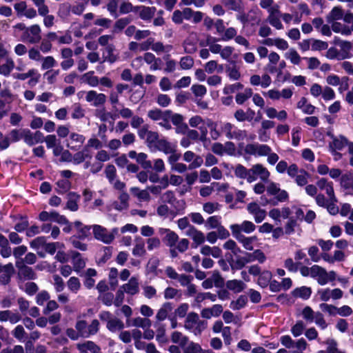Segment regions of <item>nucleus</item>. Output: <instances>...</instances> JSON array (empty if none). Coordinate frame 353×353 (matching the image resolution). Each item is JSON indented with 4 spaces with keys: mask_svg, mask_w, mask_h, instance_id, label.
<instances>
[{
    "mask_svg": "<svg viewBox=\"0 0 353 353\" xmlns=\"http://www.w3.org/2000/svg\"><path fill=\"white\" fill-rule=\"evenodd\" d=\"M3 274L0 275V284L3 285H8L10 283L11 278L15 272L12 263H8L3 266Z\"/></svg>",
    "mask_w": 353,
    "mask_h": 353,
    "instance_id": "39448f33",
    "label": "nucleus"
},
{
    "mask_svg": "<svg viewBox=\"0 0 353 353\" xmlns=\"http://www.w3.org/2000/svg\"><path fill=\"white\" fill-rule=\"evenodd\" d=\"M160 232L161 234H163L164 232L167 233L163 239V241L166 244V245L170 248L175 245L179 239V236L176 233L169 229H161Z\"/></svg>",
    "mask_w": 353,
    "mask_h": 353,
    "instance_id": "9b49d317",
    "label": "nucleus"
},
{
    "mask_svg": "<svg viewBox=\"0 0 353 353\" xmlns=\"http://www.w3.org/2000/svg\"><path fill=\"white\" fill-rule=\"evenodd\" d=\"M133 326L141 327L143 329L149 328L151 325V321L148 318L136 317L132 321Z\"/></svg>",
    "mask_w": 353,
    "mask_h": 353,
    "instance_id": "f704fd0d",
    "label": "nucleus"
},
{
    "mask_svg": "<svg viewBox=\"0 0 353 353\" xmlns=\"http://www.w3.org/2000/svg\"><path fill=\"white\" fill-rule=\"evenodd\" d=\"M119 199L121 201V204H119L117 201L114 203V208L119 211H121L123 209H127L128 208V200L129 195L125 192H122L119 195Z\"/></svg>",
    "mask_w": 353,
    "mask_h": 353,
    "instance_id": "c85d7f7f",
    "label": "nucleus"
},
{
    "mask_svg": "<svg viewBox=\"0 0 353 353\" xmlns=\"http://www.w3.org/2000/svg\"><path fill=\"white\" fill-rule=\"evenodd\" d=\"M70 12H72L70 3L65 2L59 5L57 14L62 20H65L70 15Z\"/></svg>",
    "mask_w": 353,
    "mask_h": 353,
    "instance_id": "5701e85b",
    "label": "nucleus"
},
{
    "mask_svg": "<svg viewBox=\"0 0 353 353\" xmlns=\"http://www.w3.org/2000/svg\"><path fill=\"white\" fill-rule=\"evenodd\" d=\"M105 174L109 181L112 183L117 176V170L114 165L112 164L107 165L105 169Z\"/></svg>",
    "mask_w": 353,
    "mask_h": 353,
    "instance_id": "09e8293b",
    "label": "nucleus"
},
{
    "mask_svg": "<svg viewBox=\"0 0 353 353\" xmlns=\"http://www.w3.org/2000/svg\"><path fill=\"white\" fill-rule=\"evenodd\" d=\"M94 71H89L85 73L81 79L83 82L88 83L89 85L96 87L98 85L99 81L98 77L94 76Z\"/></svg>",
    "mask_w": 353,
    "mask_h": 353,
    "instance_id": "4be33fe9",
    "label": "nucleus"
},
{
    "mask_svg": "<svg viewBox=\"0 0 353 353\" xmlns=\"http://www.w3.org/2000/svg\"><path fill=\"white\" fill-rule=\"evenodd\" d=\"M199 321V315L196 312H190L186 318L185 328L187 330H190L192 327V324H195Z\"/></svg>",
    "mask_w": 353,
    "mask_h": 353,
    "instance_id": "79ce46f5",
    "label": "nucleus"
},
{
    "mask_svg": "<svg viewBox=\"0 0 353 353\" xmlns=\"http://www.w3.org/2000/svg\"><path fill=\"white\" fill-rule=\"evenodd\" d=\"M243 88V85L241 83H236L232 85H227L223 88V93L228 94L230 93H234L236 90H241Z\"/></svg>",
    "mask_w": 353,
    "mask_h": 353,
    "instance_id": "e2e57ef3",
    "label": "nucleus"
},
{
    "mask_svg": "<svg viewBox=\"0 0 353 353\" xmlns=\"http://www.w3.org/2000/svg\"><path fill=\"white\" fill-rule=\"evenodd\" d=\"M93 234L96 239L106 244L112 243L114 239L113 234H108L106 228L99 225H93Z\"/></svg>",
    "mask_w": 353,
    "mask_h": 353,
    "instance_id": "f03ea898",
    "label": "nucleus"
},
{
    "mask_svg": "<svg viewBox=\"0 0 353 353\" xmlns=\"http://www.w3.org/2000/svg\"><path fill=\"white\" fill-rule=\"evenodd\" d=\"M188 234L191 236L192 240L196 243L195 248L205 241V236L203 233L192 225L190 228Z\"/></svg>",
    "mask_w": 353,
    "mask_h": 353,
    "instance_id": "2eb2a0df",
    "label": "nucleus"
},
{
    "mask_svg": "<svg viewBox=\"0 0 353 353\" xmlns=\"http://www.w3.org/2000/svg\"><path fill=\"white\" fill-rule=\"evenodd\" d=\"M183 353H203V349L199 343L191 341Z\"/></svg>",
    "mask_w": 353,
    "mask_h": 353,
    "instance_id": "6e6d98bb",
    "label": "nucleus"
},
{
    "mask_svg": "<svg viewBox=\"0 0 353 353\" xmlns=\"http://www.w3.org/2000/svg\"><path fill=\"white\" fill-rule=\"evenodd\" d=\"M251 172L252 171L250 169L248 170L241 164H237L234 170V174L236 177L243 179H246L249 183H251L256 179L255 176H252Z\"/></svg>",
    "mask_w": 353,
    "mask_h": 353,
    "instance_id": "20e7f679",
    "label": "nucleus"
},
{
    "mask_svg": "<svg viewBox=\"0 0 353 353\" xmlns=\"http://www.w3.org/2000/svg\"><path fill=\"white\" fill-rule=\"evenodd\" d=\"M160 261L159 259L156 256L151 257L145 268V272L146 274H152L153 277H156L159 276V273L162 272V270L160 269H158V267L159 265Z\"/></svg>",
    "mask_w": 353,
    "mask_h": 353,
    "instance_id": "0eeeda50",
    "label": "nucleus"
},
{
    "mask_svg": "<svg viewBox=\"0 0 353 353\" xmlns=\"http://www.w3.org/2000/svg\"><path fill=\"white\" fill-rule=\"evenodd\" d=\"M159 139H160L158 132L150 131L148 132L145 142L148 147L152 148L155 147V144L158 143Z\"/></svg>",
    "mask_w": 353,
    "mask_h": 353,
    "instance_id": "a19ab883",
    "label": "nucleus"
},
{
    "mask_svg": "<svg viewBox=\"0 0 353 353\" xmlns=\"http://www.w3.org/2000/svg\"><path fill=\"white\" fill-rule=\"evenodd\" d=\"M144 61L148 64H151L152 63L154 62V63L152 65V69L153 70H157L159 69L157 61H161L160 59H156L155 56L151 53V52H145L143 56Z\"/></svg>",
    "mask_w": 353,
    "mask_h": 353,
    "instance_id": "c03bdc74",
    "label": "nucleus"
},
{
    "mask_svg": "<svg viewBox=\"0 0 353 353\" xmlns=\"http://www.w3.org/2000/svg\"><path fill=\"white\" fill-rule=\"evenodd\" d=\"M227 289L239 293L244 290L246 285L241 280L233 279L229 280L225 283Z\"/></svg>",
    "mask_w": 353,
    "mask_h": 353,
    "instance_id": "4468645a",
    "label": "nucleus"
},
{
    "mask_svg": "<svg viewBox=\"0 0 353 353\" xmlns=\"http://www.w3.org/2000/svg\"><path fill=\"white\" fill-rule=\"evenodd\" d=\"M313 42L311 46V50L313 51H321L326 50L328 48V43L326 41H323L319 39H313Z\"/></svg>",
    "mask_w": 353,
    "mask_h": 353,
    "instance_id": "49530a36",
    "label": "nucleus"
},
{
    "mask_svg": "<svg viewBox=\"0 0 353 353\" xmlns=\"http://www.w3.org/2000/svg\"><path fill=\"white\" fill-rule=\"evenodd\" d=\"M182 45L187 54H194L197 50L196 43L190 39H185Z\"/></svg>",
    "mask_w": 353,
    "mask_h": 353,
    "instance_id": "e433bc0d",
    "label": "nucleus"
},
{
    "mask_svg": "<svg viewBox=\"0 0 353 353\" xmlns=\"http://www.w3.org/2000/svg\"><path fill=\"white\" fill-rule=\"evenodd\" d=\"M14 219H18L21 222L17 223L14 229L17 232H23L25 230H27L28 228L29 227V221H28V217L27 215H22V214H18L17 216H13Z\"/></svg>",
    "mask_w": 353,
    "mask_h": 353,
    "instance_id": "f3484780",
    "label": "nucleus"
},
{
    "mask_svg": "<svg viewBox=\"0 0 353 353\" xmlns=\"http://www.w3.org/2000/svg\"><path fill=\"white\" fill-rule=\"evenodd\" d=\"M157 103L161 107H167L171 103V99L168 94H159L157 99Z\"/></svg>",
    "mask_w": 353,
    "mask_h": 353,
    "instance_id": "69168bd1",
    "label": "nucleus"
},
{
    "mask_svg": "<svg viewBox=\"0 0 353 353\" xmlns=\"http://www.w3.org/2000/svg\"><path fill=\"white\" fill-rule=\"evenodd\" d=\"M121 288L126 293L134 295L139 292V283L134 277H132L129 282L123 285Z\"/></svg>",
    "mask_w": 353,
    "mask_h": 353,
    "instance_id": "ddd939ff",
    "label": "nucleus"
},
{
    "mask_svg": "<svg viewBox=\"0 0 353 353\" xmlns=\"http://www.w3.org/2000/svg\"><path fill=\"white\" fill-rule=\"evenodd\" d=\"M16 267L19 270L18 276L20 279L34 280L37 278L33 269L25 265L22 259L16 262Z\"/></svg>",
    "mask_w": 353,
    "mask_h": 353,
    "instance_id": "f257e3e1",
    "label": "nucleus"
},
{
    "mask_svg": "<svg viewBox=\"0 0 353 353\" xmlns=\"http://www.w3.org/2000/svg\"><path fill=\"white\" fill-rule=\"evenodd\" d=\"M341 184L344 189L353 190V172L343 174L341 177Z\"/></svg>",
    "mask_w": 353,
    "mask_h": 353,
    "instance_id": "393cba45",
    "label": "nucleus"
},
{
    "mask_svg": "<svg viewBox=\"0 0 353 353\" xmlns=\"http://www.w3.org/2000/svg\"><path fill=\"white\" fill-rule=\"evenodd\" d=\"M90 229L91 227L88 225H83L81 228H79V234L77 236H73L71 237V239L76 238L81 240H84L85 239L88 238L90 235Z\"/></svg>",
    "mask_w": 353,
    "mask_h": 353,
    "instance_id": "3c124183",
    "label": "nucleus"
},
{
    "mask_svg": "<svg viewBox=\"0 0 353 353\" xmlns=\"http://www.w3.org/2000/svg\"><path fill=\"white\" fill-rule=\"evenodd\" d=\"M296 225V219L294 217H290L288 223L285 225V233L286 234H293L295 231L294 228Z\"/></svg>",
    "mask_w": 353,
    "mask_h": 353,
    "instance_id": "13d9d810",
    "label": "nucleus"
},
{
    "mask_svg": "<svg viewBox=\"0 0 353 353\" xmlns=\"http://www.w3.org/2000/svg\"><path fill=\"white\" fill-rule=\"evenodd\" d=\"M301 263H294L292 258H288L284 261V267L291 272H296L298 271V265H300Z\"/></svg>",
    "mask_w": 353,
    "mask_h": 353,
    "instance_id": "4d7b16f0",
    "label": "nucleus"
},
{
    "mask_svg": "<svg viewBox=\"0 0 353 353\" xmlns=\"http://www.w3.org/2000/svg\"><path fill=\"white\" fill-rule=\"evenodd\" d=\"M14 67V63L12 59H7L6 63L0 65V74L5 77L10 75Z\"/></svg>",
    "mask_w": 353,
    "mask_h": 353,
    "instance_id": "c9c22d12",
    "label": "nucleus"
},
{
    "mask_svg": "<svg viewBox=\"0 0 353 353\" xmlns=\"http://www.w3.org/2000/svg\"><path fill=\"white\" fill-rule=\"evenodd\" d=\"M291 294L294 298H301L303 300H307L311 296L312 289L310 287L301 286L294 289L291 292Z\"/></svg>",
    "mask_w": 353,
    "mask_h": 353,
    "instance_id": "9d476101",
    "label": "nucleus"
},
{
    "mask_svg": "<svg viewBox=\"0 0 353 353\" xmlns=\"http://www.w3.org/2000/svg\"><path fill=\"white\" fill-rule=\"evenodd\" d=\"M113 248L112 246L103 247L104 254L97 261V264L105 263L112 256Z\"/></svg>",
    "mask_w": 353,
    "mask_h": 353,
    "instance_id": "603ef678",
    "label": "nucleus"
},
{
    "mask_svg": "<svg viewBox=\"0 0 353 353\" xmlns=\"http://www.w3.org/2000/svg\"><path fill=\"white\" fill-rule=\"evenodd\" d=\"M157 150L163 152L165 154L174 152L175 150L171 148L170 142L165 139H161L154 147Z\"/></svg>",
    "mask_w": 353,
    "mask_h": 353,
    "instance_id": "a878e982",
    "label": "nucleus"
},
{
    "mask_svg": "<svg viewBox=\"0 0 353 353\" xmlns=\"http://www.w3.org/2000/svg\"><path fill=\"white\" fill-rule=\"evenodd\" d=\"M322 97L325 101L332 100L335 98V92L330 87L325 86L323 91L322 90Z\"/></svg>",
    "mask_w": 353,
    "mask_h": 353,
    "instance_id": "774afa93",
    "label": "nucleus"
},
{
    "mask_svg": "<svg viewBox=\"0 0 353 353\" xmlns=\"http://www.w3.org/2000/svg\"><path fill=\"white\" fill-rule=\"evenodd\" d=\"M137 244L132 250L134 256H143L145 254V243L141 237H136Z\"/></svg>",
    "mask_w": 353,
    "mask_h": 353,
    "instance_id": "473e14b6",
    "label": "nucleus"
},
{
    "mask_svg": "<svg viewBox=\"0 0 353 353\" xmlns=\"http://www.w3.org/2000/svg\"><path fill=\"white\" fill-rule=\"evenodd\" d=\"M26 132H28V128L24 129H13L10 132V136L11 139V141L12 143H16L19 141L21 139H23L24 142L26 143V134H27Z\"/></svg>",
    "mask_w": 353,
    "mask_h": 353,
    "instance_id": "aec40b11",
    "label": "nucleus"
},
{
    "mask_svg": "<svg viewBox=\"0 0 353 353\" xmlns=\"http://www.w3.org/2000/svg\"><path fill=\"white\" fill-rule=\"evenodd\" d=\"M50 297L49 293L46 290H43L37 294L36 302L39 305H43L44 302L50 299Z\"/></svg>",
    "mask_w": 353,
    "mask_h": 353,
    "instance_id": "680f3d73",
    "label": "nucleus"
},
{
    "mask_svg": "<svg viewBox=\"0 0 353 353\" xmlns=\"http://www.w3.org/2000/svg\"><path fill=\"white\" fill-rule=\"evenodd\" d=\"M84 347L92 353H99L101 351L100 347L92 341H88L84 343H79L77 345V348L81 352H84Z\"/></svg>",
    "mask_w": 353,
    "mask_h": 353,
    "instance_id": "cd10ccee",
    "label": "nucleus"
},
{
    "mask_svg": "<svg viewBox=\"0 0 353 353\" xmlns=\"http://www.w3.org/2000/svg\"><path fill=\"white\" fill-rule=\"evenodd\" d=\"M268 11L270 12V15L268 17V21L277 30L282 29L283 26L279 17L280 11L278 8V6H276V8H270Z\"/></svg>",
    "mask_w": 353,
    "mask_h": 353,
    "instance_id": "423d86ee",
    "label": "nucleus"
},
{
    "mask_svg": "<svg viewBox=\"0 0 353 353\" xmlns=\"http://www.w3.org/2000/svg\"><path fill=\"white\" fill-rule=\"evenodd\" d=\"M47 238L44 236H41L32 240L30 245L33 249H39L40 247H43L46 244Z\"/></svg>",
    "mask_w": 353,
    "mask_h": 353,
    "instance_id": "864d4df0",
    "label": "nucleus"
},
{
    "mask_svg": "<svg viewBox=\"0 0 353 353\" xmlns=\"http://www.w3.org/2000/svg\"><path fill=\"white\" fill-rule=\"evenodd\" d=\"M300 174H298L295 177V181L299 186H304L307 183V178L310 176V174L304 169L299 170Z\"/></svg>",
    "mask_w": 353,
    "mask_h": 353,
    "instance_id": "58836bf2",
    "label": "nucleus"
},
{
    "mask_svg": "<svg viewBox=\"0 0 353 353\" xmlns=\"http://www.w3.org/2000/svg\"><path fill=\"white\" fill-rule=\"evenodd\" d=\"M115 50L114 44L110 43L105 48V51L103 52V61H107L110 64L116 62L119 59V55L114 54Z\"/></svg>",
    "mask_w": 353,
    "mask_h": 353,
    "instance_id": "1a4fd4ad",
    "label": "nucleus"
},
{
    "mask_svg": "<svg viewBox=\"0 0 353 353\" xmlns=\"http://www.w3.org/2000/svg\"><path fill=\"white\" fill-rule=\"evenodd\" d=\"M191 90L196 97H203L207 92L206 88L200 84H194L192 86Z\"/></svg>",
    "mask_w": 353,
    "mask_h": 353,
    "instance_id": "052dcab7",
    "label": "nucleus"
},
{
    "mask_svg": "<svg viewBox=\"0 0 353 353\" xmlns=\"http://www.w3.org/2000/svg\"><path fill=\"white\" fill-rule=\"evenodd\" d=\"M236 30L233 27L228 28L226 30L225 29L224 34L221 39L223 41H228L232 39L236 36Z\"/></svg>",
    "mask_w": 353,
    "mask_h": 353,
    "instance_id": "338daca9",
    "label": "nucleus"
},
{
    "mask_svg": "<svg viewBox=\"0 0 353 353\" xmlns=\"http://www.w3.org/2000/svg\"><path fill=\"white\" fill-rule=\"evenodd\" d=\"M157 9L155 7H148L143 6L139 12V17L144 21H150L154 16Z\"/></svg>",
    "mask_w": 353,
    "mask_h": 353,
    "instance_id": "412c9836",
    "label": "nucleus"
},
{
    "mask_svg": "<svg viewBox=\"0 0 353 353\" xmlns=\"http://www.w3.org/2000/svg\"><path fill=\"white\" fill-rule=\"evenodd\" d=\"M28 32L30 34H32V37L29 38V42L31 43H36L40 41L41 39V28L40 26L37 24H34L28 28Z\"/></svg>",
    "mask_w": 353,
    "mask_h": 353,
    "instance_id": "a211bd4d",
    "label": "nucleus"
},
{
    "mask_svg": "<svg viewBox=\"0 0 353 353\" xmlns=\"http://www.w3.org/2000/svg\"><path fill=\"white\" fill-rule=\"evenodd\" d=\"M180 66L183 70H189L194 65V59L190 56H185L181 58Z\"/></svg>",
    "mask_w": 353,
    "mask_h": 353,
    "instance_id": "a18cd8bd",
    "label": "nucleus"
},
{
    "mask_svg": "<svg viewBox=\"0 0 353 353\" xmlns=\"http://www.w3.org/2000/svg\"><path fill=\"white\" fill-rule=\"evenodd\" d=\"M212 280L215 287L221 288L224 286V279L218 270L213 272Z\"/></svg>",
    "mask_w": 353,
    "mask_h": 353,
    "instance_id": "bf43d9fd",
    "label": "nucleus"
},
{
    "mask_svg": "<svg viewBox=\"0 0 353 353\" xmlns=\"http://www.w3.org/2000/svg\"><path fill=\"white\" fill-rule=\"evenodd\" d=\"M272 278V274L269 270H263L259 276L257 284L262 288H265L268 286Z\"/></svg>",
    "mask_w": 353,
    "mask_h": 353,
    "instance_id": "6ab92c4d",
    "label": "nucleus"
},
{
    "mask_svg": "<svg viewBox=\"0 0 353 353\" xmlns=\"http://www.w3.org/2000/svg\"><path fill=\"white\" fill-rule=\"evenodd\" d=\"M92 156L90 154H85V152H84V148L80 152H76L72 156L73 163L75 165H79L83 163L86 159H91Z\"/></svg>",
    "mask_w": 353,
    "mask_h": 353,
    "instance_id": "ea45409f",
    "label": "nucleus"
},
{
    "mask_svg": "<svg viewBox=\"0 0 353 353\" xmlns=\"http://www.w3.org/2000/svg\"><path fill=\"white\" fill-rule=\"evenodd\" d=\"M348 144V140L344 137H341L340 139L334 138L332 143H330V148L333 150H342Z\"/></svg>",
    "mask_w": 353,
    "mask_h": 353,
    "instance_id": "72a5a7b5",
    "label": "nucleus"
},
{
    "mask_svg": "<svg viewBox=\"0 0 353 353\" xmlns=\"http://www.w3.org/2000/svg\"><path fill=\"white\" fill-rule=\"evenodd\" d=\"M343 10L341 7L335 6L327 15V19L329 22L334 20H339L343 18Z\"/></svg>",
    "mask_w": 353,
    "mask_h": 353,
    "instance_id": "7c9ffc66",
    "label": "nucleus"
},
{
    "mask_svg": "<svg viewBox=\"0 0 353 353\" xmlns=\"http://www.w3.org/2000/svg\"><path fill=\"white\" fill-rule=\"evenodd\" d=\"M248 303V297L246 295H240L236 301L230 303V307L233 310H239L245 307Z\"/></svg>",
    "mask_w": 353,
    "mask_h": 353,
    "instance_id": "b1692460",
    "label": "nucleus"
},
{
    "mask_svg": "<svg viewBox=\"0 0 353 353\" xmlns=\"http://www.w3.org/2000/svg\"><path fill=\"white\" fill-rule=\"evenodd\" d=\"M108 330L112 332H114L117 330H121L124 328V324L119 319H112L109 320L106 325Z\"/></svg>",
    "mask_w": 353,
    "mask_h": 353,
    "instance_id": "c756f323",
    "label": "nucleus"
},
{
    "mask_svg": "<svg viewBox=\"0 0 353 353\" xmlns=\"http://www.w3.org/2000/svg\"><path fill=\"white\" fill-rule=\"evenodd\" d=\"M157 332L156 340L159 344L168 343V339L165 336V329L163 325L157 329Z\"/></svg>",
    "mask_w": 353,
    "mask_h": 353,
    "instance_id": "8fccbe9b",
    "label": "nucleus"
},
{
    "mask_svg": "<svg viewBox=\"0 0 353 353\" xmlns=\"http://www.w3.org/2000/svg\"><path fill=\"white\" fill-rule=\"evenodd\" d=\"M132 21V19L130 16L118 19L114 25V32H117L123 30Z\"/></svg>",
    "mask_w": 353,
    "mask_h": 353,
    "instance_id": "2f4dec72",
    "label": "nucleus"
},
{
    "mask_svg": "<svg viewBox=\"0 0 353 353\" xmlns=\"http://www.w3.org/2000/svg\"><path fill=\"white\" fill-rule=\"evenodd\" d=\"M225 6L228 7L229 10L238 12H241L244 10L242 0H226L225 1Z\"/></svg>",
    "mask_w": 353,
    "mask_h": 353,
    "instance_id": "bb28decb",
    "label": "nucleus"
},
{
    "mask_svg": "<svg viewBox=\"0 0 353 353\" xmlns=\"http://www.w3.org/2000/svg\"><path fill=\"white\" fill-rule=\"evenodd\" d=\"M250 170L252 171V176H255L256 177V176L259 175L263 181H268L270 172L267 168H264L261 164L258 163L253 165Z\"/></svg>",
    "mask_w": 353,
    "mask_h": 353,
    "instance_id": "6e6552de",
    "label": "nucleus"
},
{
    "mask_svg": "<svg viewBox=\"0 0 353 353\" xmlns=\"http://www.w3.org/2000/svg\"><path fill=\"white\" fill-rule=\"evenodd\" d=\"M305 329L304 323L302 321H298L291 329L292 334L294 337L301 335Z\"/></svg>",
    "mask_w": 353,
    "mask_h": 353,
    "instance_id": "de8ad7c7",
    "label": "nucleus"
},
{
    "mask_svg": "<svg viewBox=\"0 0 353 353\" xmlns=\"http://www.w3.org/2000/svg\"><path fill=\"white\" fill-rule=\"evenodd\" d=\"M26 143L29 146H32L39 143H43L45 141L43 134L37 130L34 133H32L29 129L28 132H26Z\"/></svg>",
    "mask_w": 353,
    "mask_h": 353,
    "instance_id": "7ed1b4c3",
    "label": "nucleus"
},
{
    "mask_svg": "<svg viewBox=\"0 0 353 353\" xmlns=\"http://www.w3.org/2000/svg\"><path fill=\"white\" fill-rule=\"evenodd\" d=\"M68 200L66 203V208L72 212H76L79 209L77 200L80 198V195L74 192H70L68 194Z\"/></svg>",
    "mask_w": 353,
    "mask_h": 353,
    "instance_id": "dca6fc26",
    "label": "nucleus"
},
{
    "mask_svg": "<svg viewBox=\"0 0 353 353\" xmlns=\"http://www.w3.org/2000/svg\"><path fill=\"white\" fill-rule=\"evenodd\" d=\"M72 259L73 260L74 270L79 273L85 267V261L81 258V254L77 251H72Z\"/></svg>",
    "mask_w": 353,
    "mask_h": 353,
    "instance_id": "f8f14e48",
    "label": "nucleus"
},
{
    "mask_svg": "<svg viewBox=\"0 0 353 353\" xmlns=\"http://www.w3.org/2000/svg\"><path fill=\"white\" fill-rule=\"evenodd\" d=\"M92 147L95 149H99L102 147L101 142L97 138H91L88 140V143L85 145L84 152H88V148Z\"/></svg>",
    "mask_w": 353,
    "mask_h": 353,
    "instance_id": "0e129e2a",
    "label": "nucleus"
},
{
    "mask_svg": "<svg viewBox=\"0 0 353 353\" xmlns=\"http://www.w3.org/2000/svg\"><path fill=\"white\" fill-rule=\"evenodd\" d=\"M68 287L72 292L77 293L81 288L79 279L76 276H72L67 282Z\"/></svg>",
    "mask_w": 353,
    "mask_h": 353,
    "instance_id": "37998d69",
    "label": "nucleus"
},
{
    "mask_svg": "<svg viewBox=\"0 0 353 353\" xmlns=\"http://www.w3.org/2000/svg\"><path fill=\"white\" fill-rule=\"evenodd\" d=\"M56 184L59 188V189L56 190V192L59 194H65L66 192H68V190H69L71 186V183L67 179H60L57 182Z\"/></svg>",
    "mask_w": 353,
    "mask_h": 353,
    "instance_id": "4c0bfd02",
    "label": "nucleus"
},
{
    "mask_svg": "<svg viewBox=\"0 0 353 353\" xmlns=\"http://www.w3.org/2000/svg\"><path fill=\"white\" fill-rule=\"evenodd\" d=\"M248 263V261L243 256H237L234 264H231V269L233 272L237 270H241Z\"/></svg>",
    "mask_w": 353,
    "mask_h": 353,
    "instance_id": "5fc2aeb1",
    "label": "nucleus"
}]
</instances>
